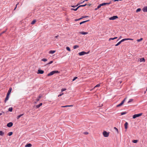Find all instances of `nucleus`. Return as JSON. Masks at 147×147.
<instances>
[{
  "label": "nucleus",
  "mask_w": 147,
  "mask_h": 147,
  "mask_svg": "<svg viewBox=\"0 0 147 147\" xmlns=\"http://www.w3.org/2000/svg\"><path fill=\"white\" fill-rule=\"evenodd\" d=\"M82 19V18H79V19H75V21H78L79 20H81V19Z\"/></svg>",
  "instance_id": "nucleus-43"
},
{
  "label": "nucleus",
  "mask_w": 147,
  "mask_h": 147,
  "mask_svg": "<svg viewBox=\"0 0 147 147\" xmlns=\"http://www.w3.org/2000/svg\"><path fill=\"white\" fill-rule=\"evenodd\" d=\"M39 100H40V99L38 98L36 99V102H34V103H36L37 102H38V101H39Z\"/></svg>",
  "instance_id": "nucleus-37"
},
{
  "label": "nucleus",
  "mask_w": 147,
  "mask_h": 147,
  "mask_svg": "<svg viewBox=\"0 0 147 147\" xmlns=\"http://www.w3.org/2000/svg\"><path fill=\"white\" fill-rule=\"evenodd\" d=\"M41 60L42 61H43L45 62V61H47V59H46L44 58V59H42Z\"/></svg>",
  "instance_id": "nucleus-39"
},
{
  "label": "nucleus",
  "mask_w": 147,
  "mask_h": 147,
  "mask_svg": "<svg viewBox=\"0 0 147 147\" xmlns=\"http://www.w3.org/2000/svg\"><path fill=\"white\" fill-rule=\"evenodd\" d=\"M141 10L140 8H138L136 10V12H138L140 11Z\"/></svg>",
  "instance_id": "nucleus-33"
},
{
  "label": "nucleus",
  "mask_w": 147,
  "mask_h": 147,
  "mask_svg": "<svg viewBox=\"0 0 147 147\" xmlns=\"http://www.w3.org/2000/svg\"><path fill=\"white\" fill-rule=\"evenodd\" d=\"M4 134V133L2 131H0V135L3 136Z\"/></svg>",
  "instance_id": "nucleus-29"
},
{
  "label": "nucleus",
  "mask_w": 147,
  "mask_h": 147,
  "mask_svg": "<svg viewBox=\"0 0 147 147\" xmlns=\"http://www.w3.org/2000/svg\"><path fill=\"white\" fill-rule=\"evenodd\" d=\"M84 134H88V133L87 132H85Z\"/></svg>",
  "instance_id": "nucleus-53"
},
{
  "label": "nucleus",
  "mask_w": 147,
  "mask_h": 147,
  "mask_svg": "<svg viewBox=\"0 0 147 147\" xmlns=\"http://www.w3.org/2000/svg\"><path fill=\"white\" fill-rule=\"evenodd\" d=\"M7 30V29L5 31H3V32H2L1 33V34H3Z\"/></svg>",
  "instance_id": "nucleus-50"
},
{
  "label": "nucleus",
  "mask_w": 147,
  "mask_h": 147,
  "mask_svg": "<svg viewBox=\"0 0 147 147\" xmlns=\"http://www.w3.org/2000/svg\"><path fill=\"white\" fill-rule=\"evenodd\" d=\"M44 72V71H43L40 69H38V72H37V74H43Z\"/></svg>",
  "instance_id": "nucleus-9"
},
{
  "label": "nucleus",
  "mask_w": 147,
  "mask_h": 147,
  "mask_svg": "<svg viewBox=\"0 0 147 147\" xmlns=\"http://www.w3.org/2000/svg\"><path fill=\"white\" fill-rule=\"evenodd\" d=\"M41 96H40V95L39 96L38 98L40 99L41 98Z\"/></svg>",
  "instance_id": "nucleus-52"
},
{
  "label": "nucleus",
  "mask_w": 147,
  "mask_h": 147,
  "mask_svg": "<svg viewBox=\"0 0 147 147\" xmlns=\"http://www.w3.org/2000/svg\"><path fill=\"white\" fill-rule=\"evenodd\" d=\"M97 9V8H96L95 9V10H97V9Z\"/></svg>",
  "instance_id": "nucleus-59"
},
{
  "label": "nucleus",
  "mask_w": 147,
  "mask_h": 147,
  "mask_svg": "<svg viewBox=\"0 0 147 147\" xmlns=\"http://www.w3.org/2000/svg\"><path fill=\"white\" fill-rule=\"evenodd\" d=\"M68 106H69V105L63 106H61V107H69Z\"/></svg>",
  "instance_id": "nucleus-46"
},
{
  "label": "nucleus",
  "mask_w": 147,
  "mask_h": 147,
  "mask_svg": "<svg viewBox=\"0 0 147 147\" xmlns=\"http://www.w3.org/2000/svg\"><path fill=\"white\" fill-rule=\"evenodd\" d=\"M86 5H87V4H85L84 5H80V6H79L78 7H84V6H86Z\"/></svg>",
  "instance_id": "nucleus-41"
},
{
  "label": "nucleus",
  "mask_w": 147,
  "mask_h": 147,
  "mask_svg": "<svg viewBox=\"0 0 147 147\" xmlns=\"http://www.w3.org/2000/svg\"><path fill=\"white\" fill-rule=\"evenodd\" d=\"M126 98H125L122 101V102L120 104L117 105V107H119L121 106L124 103V102L125 101L126 99Z\"/></svg>",
  "instance_id": "nucleus-3"
},
{
  "label": "nucleus",
  "mask_w": 147,
  "mask_h": 147,
  "mask_svg": "<svg viewBox=\"0 0 147 147\" xmlns=\"http://www.w3.org/2000/svg\"><path fill=\"white\" fill-rule=\"evenodd\" d=\"M59 73V72L58 71H53L50 72L49 74H48L47 76H52L55 74L58 73Z\"/></svg>",
  "instance_id": "nucleus-1"
},
{
  "label": "nucleus",
  "mask_w": 147,
  "mask_h": 147,
  "mask_svg": "<svg viewBox=\"0 0 147 147\" xmlns=\"http://www.w3.org/2000/svg\"><path fill=\"white\" fill-rule=\"evenodd\" d=\"M13 134V132H10L8 134V135L9 136H11Z\"/></svg>",
  "instance_id": "nucleus-28"
},
{
  "label": "nucleus",
  "mask_w": 147,
  "mask_h": 147,
  "mask_svg": "<svg viewBox=\"0 0 147 147\" xmlns=\"http://www.w3.org/2000/svg\"><path fill=\"white\" fill-rule=\"evenodd\" d=\"M24 115V114H20V115H19L17 117V119H19V118L22 116H23V115Z\"/></svg>",
  "instance_id": "nucleus-22"
},
{
  "label": "nucleus",
  "mask_w": 147,
  "mask_h": 147,
  "mask_svg": "<svg viewBox=\"0 0 147 147\" xmlns=\"http://www.w3.org/2000/svg\"><path fill=\"white\" fill-rule=\"evenodd\" d=\"M13 123L12 122H9L7 124V126L8 127H10L12 126Z\"/></svg>",
  "instance_id": "nucleus-8"
},
{
  "label": "nucleus",
  "mask_w": 147,
  "mask_h": 147,
  "mask_svg": "<svg viewBox=\"0 0 147 147\" xmlns=\"http://www.w3.org/2000/svg\"><path fill=\"white\" fill-rule=\"evenodd\" d=\"M111 1H110V2L109 3H103L102 4H100V5H101V6H104L106 5H109L110 4H111Z\"/></svg>",
  "instance_id": "nucleus-7"
},
{
  "label": "nucleus",
  "mask_w": 147,
  "mask_h": 147,
  "mask_svg": "<svg viewBox=\"0 0 147 147\" xmlns=\"http://www.w3.org/2000/svg\"><path fill=\"white\" fill-rule=\"evenodd\" d=\"M128 125V123L127 122H126L124 124V126L125 129H127V125Z\"/></svg>",
  "instance_id": "nucleus-15"
},
{
  "label": "nucleus",
  "mask_w": 147,
  "mask_h": 147,
  "mask_svg": "<svg viewBox=\"0 0 147 147\" xmlns=\"http://www.w3.org/2000/svg\"><path fill=\"white\" fill-rule=\"evenodd\" d=\"M90 4L89 5V6H90Z\"/></svg>",
  "instance_id": "nucleus-64"
},
{
  "label": "nucleus",
  "mask_w": 147,
  "mask_h": 147,
  "mask_svg": "<svg viewBox=\"0 0 147 147\" xmlns=\"http://www.w3.org/2000/svg\"><path fill=\"white\" fill-rule=\"evenodd\" d=\"M133 100V99H130L129 100V101L128 102V103H129L130 102H132Z\"/></svg>",
  "instance_id": "nucleus-36"
},
{
  "label": "nucleus",
  "mask_w": 147,
  "mask_h": 147,
  "mask_svg": "<svg viewBox=\"0 0 147 147\" xmlns=\"http://www.w3.org/2000/svg\"><path fill=\"white\" fill-rule=\"evenodd\" d=\"M88 16H83L81 18H82V19L84 18H86L88 17Z\"/></svg>",
  "instance_id": "nucleus-38"
},
{
  "label": "nucleus",
  "mask_w": 147,
  "mask_h": 147,
  "mask_svg": "<svg viewBox=\"0 0 147 147\" xmlns=\"http://www.w3.org/2000/svg\"><path fill=\"white\" fill-rule=\"evenodd\" d=\"M100 86V84H98L96 85L94 87V88H95L96 87H99Z\"/></svg>",
  "instance_id": "nucleus-35"
},
{
  "label": "nucleus",
  "mask_w": 147,
  "mask_h": 147,
  "mask_svg": "<svg viewBox=\"0 0 147 147\" xmlns=\"http://www.w3.org/2000/svg\"><path fill=\"white\" fill-rule=\"evenodd\" d=\"M63 94V93L62 92L59 95H58V97L60 96Z\"/></svg>",
  "instance_id": "nucleus-42"
},
{
  "label": "nucleus",
  "mask_w": 147,
  "mask_h": 147,
  "mask_svg": "<svg viewBox=\"0 0 147 147\" xmlns=\"http://www.w3.org/2000/svg\"><path fill=\"white\" fill-rule=\"evenodd\" d=\"M11 90H12V88L11 87H10L9 89V90L8 92H7V94L9 95L10 94L11 92Z\"/></svg>",
  "instance_id": "nucleus-11"
},
{
  "label": "nucleus",
  "mask_w": 147,
  "mask_h": 147,
  "mask_svg": "<svg viewBox=\"0 0 147 147\" xmlns=\"http://www.w3.org/2000/svg\"><path fill=\"white\" fill-rule=\"evenodd\" d=\"M127 40V38H124V39H122V40H121V42H123L125 40Z\"/></svg>",
  "instance_id": "nucleus-34"
},
{
  "label": "nucleus",
  "mask_w": 147,
  "mask_h": 147,
  "mask_svg": "<svg viewBox=\"0 0 147 147\" xmlns=\"http://www.w3.org/2000/svg\"><path fill=\"white\" fill-rule=\"evenodd\" d=\"M117 37H115L113 38H110L109 39V40L110 41L111 40H114L115 39H117Z\"/></svg>",
  "instance_id": "nucleus-20"
},
{
  "label": "nucleus",
  "mask_w": 147,
  "mask_h": 147,
  "mask_svg": "<svg viewBox=\"0 0 147 147\" xmlns=\"http://www.w3.org/2000/svg\"><path fill=\"white\" fill-rule=\"evenodd\" d=\"M89 21V20H86V21H84L82 22H80V25H81V24H84V23H86V22H88Z\"/></svg>",
  "instance_id": "nucleus-18"
},
{
  "label": "nucleus",
  "mask_w": 147,
  "mask_h": 147,
  "mask_svg": "<svg viewBox=\"0 0 147 147\" xmlns=\"http://www.w3.org/2000/svg\"><path fill=\"white\" fill-rule=\"evenodd\" d=\"M121 42L120 41L117 44H116L115 45V46H117L119 45L121 43Z\"/></svg>",
  "instance_id": "nucleus-27"
},
{
  "label": "nucleus",
  "mask_w": 147,
  "mask_h": 147,
  "mask_svg": "<svg viewBox=\"0 0 147 147\" xmlns=\"http://www.w3.org/2000/svg\"><path fill=\"white\" fill-rule=\"evenodd\" d=\"M2 35L1 33L0 34V36Z\"/></svg>",
  "instance_id": "nucleus-62"
},
{
  "label": "nucleus",
  "mask_w": 147,
  "mask_h": 147,
  "mask_svg": "<svg viewBox=\"0 0 147 147\" xmlns=\"http://www.w3.org/2000/svg\"><path fill=\"white\" fill-rule=\"evenodd\" d=\"M126 113V112H122V113H121V115H123L124 114H125Z\"/></svg>",
  "instance_id": "nucleus-44"
},
{
  "label": "nucleus",
  "mask_w": 147,
  "mask_h": 147,
  "mask_svg": "<svg viewBox=\"0 0 147 147\" xmlns=\"http://www.w3.org/2000/svg\"><path fill=\"white\" fill-rule=\"evenodd\" d=\"M42 105V103H40L39 105H36V107L37 108H39L40 106Z\"/></svg>",
  "instance_id": "nucleus-17"
},
{
  "label": "nucleus",
  "mask_w": 147,
  "mask_h": 147,
  "mask_svg": "<svg viewBox=\"0 0 147 147\" xmlns=\"http://www.w3.org/2000/svg\"><path fill=\"white\" fill-rule=\"evenodd\" d=\"M32 146V145L30 143L27 144L26 146L25 147H31Z\"/></svg>",
  "instance_id": "nucleus-16"
},
{
  "label": "nucleus",
  "mask_w": 147,
  "mask_h": 147,
  "mask_svg": "<svg viewBox=\"0 0 147 147\" xmlns=\"http://www.w3.org/2000/svg\"><path fill=\"white\" fill-rule=\"evenodd\" d=\"M69 105V107H73V105Z\"/></svg>",
  "instance_id": "nucleus-54"
},
{
  "label": "nucleus",
  "mask_w": 147,
  "mask_h": 147,
  "mask_svg": "<svg viewBox=\"0 0 147 147\" xmlns=\"http://www.w3.org/2000/svg\"><path fill=\"white\" fill-rule=\"evenodd\" d=\"M58 36H55V38H57V37H58Z\"/></svg>",
  "instance_id": "nucleus-58"
},
{
  "label": "nucleus",
  "mask_w": 147,
  "mask_h": 147,
  "mask_svg": "<svg viewBox=\"0 0 147 147\" xmlns=\"http://www.w3.org/2000/svg\"><path fill=\"white\" fill-rule=\"evenodd\" d=\"M18 3H18L17 4H16V7L14 9V10H15L16 9V8L17 7V5L18 4Z\"/></svg>",
  "instance_id": "nucleus-55"
},
{
  "label": "nucleus",
  "mask_w": 147,
  "mask_h": 147,
  "mask_svg": "<svg viewBox=\"0 0 147 147\" xmlns=\"http://www.w3.org/2000/svg\"><path fill=\"white\" fill-rule=\"evenodd\" d=\"M119 1V0H114L113 1H114V2H115V1Z\"/></svg>",
  "instance_id": "nucleus-57"
},
{
  "label": "nucleus",
  "mask_w": 147,
  "mask_h": 147,
  "mask_svg": "<svg viewBox=\"0 0 147 147\" xmlns=\"http://www.w3.org/2000/svg\"><path fill=\"white\" fill-rule=\"evenodd\" d=\"M78 33L82 34H84V35H85V34H88V33L87 32H79Z\"/></svg>",
  "instance_id": "nucleus-12"
},
{
  "label": "nucleus",
  "mask_w": 147,
  "mask_h": 147,
  "mask_svg": "<svg viewBox=\"0 0 147 147\" xmlns=\"http://www.w3.org/2000/svg\"><path fill=\"white\" fill-rule=\"evenodd\" d=\"M66 49L68 50V51H71V50H70V48L68 47H66Z\"/></svg>",
  "instance_id": "nucleus-31"
},
{
  "label": "nucleus",
  "mask_w": 147,
  "mask_h": 147,
  "mask_svg": "<svg viewBox=\"0 0 147 147\" xmlns=\"http://www.w3.org/2000/svg\"><path fill=\"white\" fill-rule=\"evenodd\" d=\"M88 0H84V1H83V2H84L85 1H88Z\"/></svg>",
  "instance_id": "nucleus-56"
},
{
  "label": "nucleus",
  "mask_w": 147,
  "mask_h": 147,
  "mask_svg": "<svg viewBox=\"0 0 147 147\" xmlns=\"http://www.w3.org/2000/svg\"><path fill=\"white\" fill-rule=\"evenodd\" d=\"M142 115V113H140L137 114H135L133 115V119H135L137 117L140 116Z\"/></svg>",
  "instance_id": "nucleus-4"
},
{
  "label": "nucleus",
  "mask_w": 147,
  "mask_h": 147,
  "mask_svg": "<svg viewBox=\"0 0 147 147\" xmlns=\"http://www.w3.org/2000/svg\"><path fill=\"white\" fill-rule=\"evenodd\" d=\"M84 2H82L81 3H83Z\"/></svg>",
  "instance_id": "nucleus-63"
},
{
  "label": "nucleus",
  "mask_w": 147,
  "mask_h": 147,
  "mask_svg": "<svg viewBox=\"0 0 147 147\" xmlns=\"http://www.w3.org/2000/svg\"><path fill=\"white\" fill-rule=\"evenodd\" d=\"M36 22V20H33L32 21V22L31 23V24L32 25L34 24Z\"/></svg>",
  "instance_id": "nucleus-23"
},
{
  "label": "nucleus",
  "mask_w": 147,
  "mask_h": 147,
  "mask_svg": "<svg viewBox=\"0 0 147 147\" xmlns=\"http://www.w3.org/2000/svg\"><path fill=\"white\" fill-rule=\"evenodd\" d=\"M2 115V113H0V116L1 115Z\"/></svg>",
  "instance_id": "nucleus-61"
},
{
  "label": "nucleus",
  "mask_w": 147,
  "mask_h": 147,
  "mask_svg": "<svg viewBox=\"0 0 147 147\" xmlns=\"http://www.w3.org/2000/svg\"><path fill=\"white\" fill-rule=\"evenodd\" d=\"M89 53V52H86L84 51H82L78 53L79 55L80 56H82L86 54H87Z\"/></svg>",
  "instance_id": "nucleus-5"
},
{
  "label": "nucleus",
  "mask_w": 147,
  "mask_h": 147,
  "mask_svg": "<svg viewBox=\"0 0 147 147\" xmlns=\"http://www.w3.org/2000/svg\"><path fill=\"white\" fill-rule=\"evenodd\" d=\"M114 129L116 130L117 134L119 133V131L118 129L116 127H114Z\"/></svg>",
  "instance_id": "nucleus-25"
},
{
  "label": "nucleus",
  "mask_w": 147,
  "mask_h": 147,
  "mask_svg": "<svg viewBox=\"0 0 147 147\" xmlns=\"http://www.w3.org/2000/svg\"><path fill=\"white\" fill-rule=\"evenodd\" d=\"M66 90V89L65 88H63L61 90V92H62Z\"/></svg>",
  "instance_id": "nucleus-40"
},
{
  "label": "nucleus",
  "mask_w": 147,
  "mask_h": 147,
  "mask_svg": "<svg viewBox=\"0 0 147 147\" xmlns=\"http://www.w3.org/2000/svg\"><path fill=\"white\" fill-rule=\"evenodd\" d=\"M143 40V38H141L140 39L137 40V41L138 42L142 41Z\"/></svg>",
  "instance_id": "nucleus-26"
},
{
  "label": "nucleus",
  "mask_w": 147,
  "mask_h": 147,
  "mask_svg": "<svg viewBox=\"0 0 147 147\" xmlns=\"http://www.w3.org/2000/svg\"><path fill=\"white\" fill-rule=\"evenodd\" d=\"M134 40V39H132V38H127V40Z\"/></svg>",
  "instance_id": "nucleus-49"
},
{
  "label": "nucleus",
  "mask_w": 147,
  "mask_h": 147,
  "mask_svg": "<svg viewBox=\"0 0 147 147\" xmlns=\"http://www.w3.org/2000/svg\"><path fill=\"white\" fill-rule=\"evenodd\" d=\"M121 38V36H120V37H119V39H120Z\"/></svg>",
  "instance_id": "nucleus-60"
},
{
  "label": "nucleus",
  "mask_w": 147,
  "mask_h": 147,
  "mask_svg": "<svg viewBox=\"0 0 147 147\" xmlns=\"http://www.w3.org/2000/svg\"><path fill=\"white\" fill-rule=\"evenodd\" d=\"M140 62H145V60L144 59V58H140Z\"/></svg>",
  "instance_id": "nucleus-21"
},
{
  "label": "nucleus",
  "mask_w": 147,
  "mask_h": 147,
  "mask_svg": "<svg viewBox=\"0 0 147 147\" xmlns=\"http://www.w3.org/2000/svg\"><path fill=\"white\" fill-rule=\"evenodd\" d=\"M9 95L7 94L6 97L4 101L5 103L8 100L9 98Z\"/></svg>",
  "instance_id": "nucleus-10"
},
{
  "label": "nucleus",
  "mask_w": 147,
  "mask_h": 147,
  "mask_svg": "<svg viewBox=\"0 0 147 147\" xmlns=\"http://www.w3.org/2000/svg\"><path fill=\"white\" fill-rule=\"evenodd\" d=\"M53 62V61H50L49 63H48L47 65H49V64H50L52 63Z\"/></svg>",
  "instance_id": "nucleus-45"
},
{
  "label": "nucleus",
  "mask_w": 147,
  "mask_h": 147,
  "mask_svg": "<svg viewBox=\"0 0 147 147\" xmlns=\"http://www.w3.org/2000/svg\"><path fill=\"white\" fill-rule=\"evenodd\" d=\"M118 18V17L117 16H114L113 17H112L111 18H109V19L110 20H114L115 19H116L117 18Z\"/></svg>",
  "instance_id": "nucleus-6"
},
{
  "label": "nucleus",
  "mask_w": 147,
  "mask_h": 147,
  "mask_svg": "<svg viewBox=\"0 0 147 147\" xmlns=\"http://www.w3.org/2000/svg\"><path fill=\"white\" fill-rule=\"evenodd\" d=\"M138 142V140H134L132 141V142L134 143H136Z\"/></svg>",
  "instance_id": "nucleus-32"
},
{
  "label": "nucleus",
  "mask_w": 147,
  "mask_h": 147,
  "mask_svg": "<svg viewBox=\"0 0 147 147\" xmlns=\"http://www.w3.org/2000/svg\"><path fill=\"white\" fill-rule=\"evenodd\" d=\"M79 8V7H78L76 9L71 8V10H74V11H77L78 10V9Z\"/></svg>",
  "instance_id": "nucleus-19"
},
{
  "label": "nucleus",
  "mask_w": 147,
  "mask_h": 147,
  "mask_svg": "<svg viewBox=\"0 0 147 147\" xmlns=\"http://www.w3.org/2000/svg\"><path fill=\"white\" fill-rule=\"evenodd\" d=\"M79 47V46L78 45H74V47H73V48L74 49H76V48H78Z\"/></svg>",
  "instance_id": "nucleus-24"
},
{
  "label": "nucleus",
  "mask_w": 147,
  "mask_h": 147,
  "mask_svg": "<svg viewBox=\"0 0 147 147\" xmlns=\"http://www.w3.org/2000/svg\"><path fill=\"white\" fill-rule=\"evenodd\" d=\"M101 5H100V4L98 5L97 7V9H99L101 7Z\"/></svg>",
  "instance_id": "nucleus-48"
},
{
  "label": "nucleus",
  "mask_w": 147,
  "mask_h": 147,
  "mask_svg": "<svg viewBox=\"0 0 147 147\" xmlns=\"http://www.w3.org/2000/svg\"><path fill=\"white\" fill-rule=\"evenodd\" d=\"M78 4H77V5H76V6H71V7H75L76 6H78Z\"/></svg>",
  "instance_id": "nucleus-51"
},
{
  "label": "nucleus",
  "mask_w": 147,
  "mask_h": 147,
  "mask_svg": "<svg viewBox=\"0 0 147 147\" xmlns=\"http://www.w3.org/2000/svg\"><path fill=\"white\" fill-rule=\"evenodd\" d=\"M103 135L105 137H108L109 135V133L107 132L106 131H104L103 133Z\"/></svg>",
  "instance_id": "nucleus-2"
},
{
  "label": "nucleus",
  "mask_w": 147,
  "mask_h": 147,
  "mask_svg": "<svg viewBox=\"0 0 147 147\" xmlns=\"http://www.w3.org/2000/svg\"><path fill=\"white\" fill-rule=\"evenodd\" d=\"M56 52L55 51L51 50L49 52V53L50 54H53L55 53Z\"/></svg>",
  "instance_id": "nucleus-14"
},
{
  "label": "nucleus",
  "mask_w": 147,
  "mask_h": 147,
  "mask_svg": "<svg viewBox=\"0 0 147 147\" xmlns=\"http://www.w3.org/2000/svg\"><path fill=\"white\" fill-rule=\"evenodd\" d=\"M8 111H9L11 112L12 111V107H10L8 109Z\"/></svg>",
  "instance_id": "nucleus-30"
},
{
  "label": "nucleus",
  "mask_w": 147,
  "mask_h": 147,
  "mask_svg": "<svg viewBox=\"0 0 147 147\" xmlns=\"http://www.w3.org/2000/svg\"><path fill=\"white\" fill-rule=\"evenodd\" d=\"M142 10L144 12H147V7H145L142 9Z\"/></svg>",
  "instance_id": "nucleus-13"
},
{
  "label": "nucleus",
  "mask_w": 147,
  "mask_h": 147,
  "mask_svg": "<svg viewBox=\"0 0 147 147\" xmlns=\"http://www.w3.org/2000/svg\"><path fill=\"white\" fill-rule=\"evenodd\" d=\"M77 77H75L74 79H73V81H74L76 79H77Z\"/></svg>",
  "instance_id": "nucleus-47"
}]
</instances>
